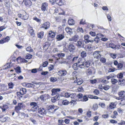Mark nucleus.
I'll return each mask as SVG.
<instances>
[{"label": "nucleus", "instance_id": "nucleus-23", "mask_svg": "<svg viewBox=\"0 0 125 125\" xmlns=\"http://www.w3.org/2000/svg\"><path fill=\"white\" fill-rule=\"evenodd\" d=\"M14 69L17 73H19L21 72V67L19 66L15 68Z\"/></svg>", "mask_w": 125, "mask_h": 125}, {"label": "nucleus", "instance_id": "nucleus-54", "mask_svg": "<svg viewBox=\"0 0 125 125\" xmlns=\"http://www.w3.org/2000/svg\"><path fill=\"white\" fill-rule=\"evenodd\" d=\"M87 73H88L89 75L92 74L91 70L90 68L88 69L86 71Z\"/></svg>", "mask_w": 125, "mask_h": 125}, {"label": "nucleus", "instance_id": "nucleus-30", "mask_svg": "<svg viewBox=\"0 0 125 125\" xmlns=\"http://www.w3.org/2000/svg\"><path fill=\"white\" fill-rule=\"evenodd\" d=\"M14 85L13 83L12 82H10L8 84L9 88L10 89H13Z\"/></svg>", "mask_w": 125, "mask_h": 125}, {"label": "nucleus", "instance_id": "nucleus-51", "mask_svg": "<svg viewBox=\"0 0 125 125\" xmlns=\"http://www.w3.org/2000/svg\"><path fill=\"white\" fill-rule=\"evenodd\" d=\"M32 57V55L30 54H29L26 56L25 58L26 59H31Z\"/></svg>", "mask_w": 125, "mask_h": 125}, {"label": "nucleus", "instance_id": "nucleus-57", "mask_svg": "<svg viewBox=\"0 0 125 125\" xmlns=\"http://www.w3.org/2000/svg\"><path fill=\"white\" fill-rule=\"evenodd\" d=\"M77 31L78 32H83V30L82 28H78L77 29Z\"/></svg>", "mask_w": 125, "mask_h": 125}, {"label": "nucleus", "instance_id": "nucleus-41", "mask_svg": "<svg viewBox=\"0 0 125 125\" xmlns=\"http://www.w3.org/2000/svg\"><path fill=\"white\" fill-rule=\"evenodd\" d=\"M26 50L30 52H32L33 51V49L30 46L26 48Z\"/></svg>", "mask_w": 125, "mask_h": 125}, {"label": "nucleus", "instance_id": "nucleus-64", "mask_svg": "<svg viewBox=\"0 0 125 125\" xmlns=\"http://www.w3.org/2000/svg\"><path fill=\"white\" fill-rule=\"evenodd\" d=\"M4 40L6 41V42H8L9 40H10V38L9 36H7L6 38H4Z\"/></svg>", "mask_w": 125, "mask_h": 125}, {"label": "nucleus", "instance_id": "nucleus-33", "mask_svg": "<svg viewBox=\"0 0 125 125\" xmlns=\"http://www.w3.org/2000/svg\"><path fill=\"white\" fill-rule=\"evenodd\" d=\"M118 81L117 80L114 79H112L111 80V82L112 83L114 84H115L117 83Z\"/></svg>", "mask_w": 125, "mask_h": 125}, {"label": "nucleus", "instance_id": "nucleus-49", "mask_svg": "<svg viewBox=\"0 0 125 125\" xmlns=\"http://www.w3.org/2000/svg\"><path fill=\"white\" fill-rule=\"evenodd\" d=\"M94 93L96 95H98L99 94V91L97 89H95L94 91Z\"/></svg>", "mask_w": 125, "mask_h": 125}, {"label": "nucleus", "instance_id": "nucleus-7", "mask_svg": "<svg viewBox=\"0 0 125 125\" xmlns=\"http://www.w3.org/2000/svg\"><path fill=\"white\" fill-rule=\"evenodd\" d=\"M100 51H96L94 52L93 55L95 58L98 59L100 58L101 57V55L100 53Z\"/></svg>", "mask_w": 125, "mask_h": 125}, {"label": "nucleus", "instance_id": "nucleus-61", "mask_svg": "<svg viewBox=\"0 0 125 125\" xmlns=\"http://www.w3.org/2000/svg\"><path fill=\"white\" fill-rule=\"evenodd\" d=\"M18 105L19 106V107H20V108L21 109L22 108H23V104L22 103H19L18 104Z\"/></svg>", "mask_w": 125, "mask_h": 125}, {"label": "nucleus", "instance_id": "nucleus-52", "mask_svg": "<svg viewBox=\"0 0 125 125\" xmlns=\"http://www.w3.org/2000/svg\"><path fill=\"white\" fill-rule=\"evenodd\" d=\"M52 113L51 112H50V111H49L48 110L47 111H46V114H45L44 115H45L46 116H50L51 114Z\"/></svg>", "mask_w": 125, "mask_h": 125}, {"label": "nucleus", "instance_id": "nucleus-48", "mask_svg": "<svg viewBox=\"0 0 125 125\" xmlns=\"http://www.w3.org/2000/svg\"><path fill=\"white\" fill-rule=\"evenodd\" d=\"M85 20H83V19H81L80 22V24L83 25L85 24L86 22H85Z\"/></svg>", "mask_w": 125, "mask_h": 125}, {"label": "nucleus", "instance_id": "nucleus-6", "mask_svg": "<svg viewBox=\"0 0 125 125\" xmlns=\"http://www.w3.org/2000/svg\"><path fill=\"white\" fill-rule=\"evenodd\" d=\"M67 47L68 50L71 53H73L74 52L75 47L73 44H69Z\"/></svg>", "mask_w": 125, "mask_h": 125}, {"label": "nucleus", "instance_id": "nucleus-44", "mask_svg": "<svg viewBox=\"0 0 125 125\" xmlns=\"http://www.w3.org/2000/svg\"><path fill=\"white\" fill-rule=\"evenodd\" d=\"M109 47H111L113 49H115V45L114 44L112 43H110L109 44Z\"/></svg>", "mask_w": 125, "mask_h": 125}, {"label": "nucleus", "instance_id": "nucleus-36", "mask_svg": "<svg viewBox=\"0 0 125 125\" xmlns=\"http://www.w3.org/2000/svg\"><path fill=\"white\" fill-rule=\"evenodd\" d=\"M103 88L104 90H107L110 88V87L109 85H104Z\"/></svg>", "mask_w": 125, "mask_h": 125}, {"label": "nucleus", "instance_id": "nucleus-53", "mask_svg": "<svg viewBox=\"0 0 125 125\" xmlns=\"http://www.w3.org/2000/svg\"><path fill=\"white\" fill-rule=\"evenodd\" d=\"M115 68H110L108 71V72L110 73L111 72H113L115 71Z\"/></svg>", "mask_w": 125, "mask_h": 125}, {"label": "nucleus", "instance_id": "nucleus-22", "mask_svg": "<svg viewBox=\"0 0 125 125\" xmlns=\"http://www.w3.org/2000/svg\"><path fill=\"white\" fill-rule=\"evenodd\" d=\"M29 32L31 35L33 37L34 35V31L32 28H31L29 29Z\"/></svg>", "mask_w": 125, "mask_h": 125}, {"label": "nucleus", "instance_id": "nucleus-10", "mask_svg": "<svg viewBox=\"0 0 125 125\" xmlns=\"http://www.w3.org/2000/svg\"><path fill=\"white\" fill-rule=\"evenodd\" d=\"M53 2H55L58 5L61 6L64 4V2L63 0H53Z\"/></svg>", "mask_w": 125, "mask_h": 125}, {"label": "nucleus", "instance_id": "nucleus-29", "mask_svg": "<svg viewBox=\"0 0 125 125\" xmlns=\"http://www.w3.org/2000/svg\"><path fill=\"white\" fill-rule=\"evenodd\" d=\"M100 40V39L99 38V37L98 36H97L95 38H94V41L96 43H100L101 42Z\"/></svg>", "mask_w": 125, "mask_h": 125}, {"label": "nucleus", "instance_id": "nucleus-26", "mask_svg": "<svg viewBox=\"0 0 125 125\" xmlns=\"http://www.w3.org/2000/svg\"><path fill=\"white\" fill-rule=\"evenodd\" d=\"M69 103V101L66 100H64L62 101V104L64 105H67Z\"/></svg>", "mask_w": 125, "mask_h": 125}, {"label": "nucleus", "instance_id": "nucleus-25", "mask_svg": "<svg viewBox=\"0 0 125 125\" xmlns=\"http://www.w3.org/2000/svg\"><path fill=\"white\" fill-rule=\"evenodd\" d=\"M44 35V32L42 31L38 33V36L39 38L42 39V38Z\"/></svg>", "mask_w": 125, "mask_h": 125}, {"label": "nucleus", "instance_id": "nucleus-15", "mask_svg": "<svg viewBox=\"0 0 125 125\" xmlns=\"http://www.w3.org/2000/svg\"><path fill=\"white\" fill-rule=\"evenodd\" d=\"M118 84L121 86H123L125 85V79H119Z\"/></svg>", "mask_w": 125, "mask_h": 125}, {"label": "nucleus", "instance_id": "nucleus-60", "mask_svg": "<svg viewBox=\"0 0 125 125\" xmlns=\"http://www.w3.org/2000/svg\"><path fill=\"white\" fill-rule=\"evenodd\" d=\"M107 18L108 20L110 21H111L112 20L111 18L110 15L109 14H107Z\"/></svg>", "mask_w": 125, "mask_h": 125}, {"label": "nucleus", "instance_id": "nucleus-27", "mask_svg": "<svg viewBox=\"0 0 125 125\" xmlns=\"http://www.w3.org/2000/svg\"><path fill=\"white\" fill-rule=\"evenodd\" d=\"M77 96L75 93H72L70 94V97L72 99H75L76 97Z\"/></svg>", "mask_w": 125, "mask_h": 125}, {"label": "nucleus", "instance_id": "nucleus-17", "mask_svg": "<svg viewBox=\"0 0 125 125\" xmlns=\"http://www.w3.org/2000/svg\"><path fill=\"white\" fill-rule=\"evenodd\" d=\"M66 32L69 34L71 35L73 33V32L72 29L69 27H67L65 28Z\"/></svg>", "mask_w": 125, "mask_h": 125}, {"label": "nucleus", "instance_id": "nucleus-34", "mask_svg": "<svg viewBox=\"0 0 125 125\" xmlns=\"http://www.w3.org/2000/svg\"><path fill=\"white\" fill-rule=\"evenodd\" d=\"M65 55V54L64 53H60L58 54L57 56L60 58H62L64 57Z\"/></svg>", "mask_w": 125, "mask_h": 125}, {"label": "nucleus", "instance_id": "nucleus-40", "mask_svg": "<svg viewBox=\"0 0 125 125\" xmlns=\"http://www.w3.org/2000/svg\"><path fill=\"white\" fill-rule=\"evenodd\" d=\"M49 44H45L43 46V48L44 49H45V50H47L49 47Z\"/></svg>", "mask_w": 125, "mask_h": 125}, {"label": "nucleus", "instance_id": "nucleus-11", "mask_svg": "<svg viewBox=\"0 0 125 125\" xmlns=\"http://www.w3.org/2000/svg\"><path fill=\"white\" fill-rule=\"evenodd\" d=\"M118 94L121 99H122L125 97V92L122 91L119 92L118 93Z\"/></svg>", "mask_w": 125, "mask_h": 125}, {"label": "nucleus", "instance_id": "nucleus-58", "mask_svg": "<svg viewBox=\"0 0 125 125\" xmlns=\"http://www.w3.org/2000/svg\"><path fill=\"white\" fill-rule=\"evenodd\" d=\"M97 82V80L96 79L91 80L90 81V83L92 84H94L96 83Z\"/></svg>", "mask_w": 125, "mask_h": 125}, {"label": "nucleus", "instance_id": "nucleus-59", "mask_svg": "<svg viewBox=\"0 0 125 125\" xmlns=\"http://www.w3.org/2000/svg\"><path fill=\"white\" fill-rule=\"evenodd\" d=\"M70 94L68 93H66L64 94L65 96L67 98L70 97Z\"/></svg>", "mask_w": 125, "mask_h": 125}, {"label": "nucleus", "instance_id": "nucleus-38", "mask_svg": "<svg viewBox=\"0 0 125 125\" xmlns=\"http://www.w3.org/2000/svg\"><path fill=\"white\" fill-rule=\"evenodd\" d=\"M76 82L77 83V84L79 85H81L83 83L82 79L81 80L79 79H77Z\"/></svg>", "mask_w": 125, "mask_h": 125}, {"label": "nucleus", "instance_id": "nucleus-2", "mask_svg": "<svg viewBox=\"0 0 125 125\" xmlns=\"http://www.w3.org/2000/svg\"><path fill=\"white\" fill-rule=\"evenodd\" d=\"M30 105L32 106L31 110L33 112H36L39 108V106L35 102H31L30 104Z\"/></svg>", "mask_w": 125, "mask_h": 125}, {"label": "nucleus", "instance_id": "nucleus-21", "mask_svg": "<svg viewBox=\"0 0 125 125\" xmlns=\"http://www.w3.org/2000/svg\"><path fill=\"white\" fill-rule=\"evenodd\" d=\"M88 99L87 96L86 95H83L82 98L79 101L83 102H86L88 100Z\"/></svg>", "mask_w": 125, "mask_h": 125}, {"label": "nucleus", "instance_id": "nucleus-55", "mask_svg": "<svg viewBox=\"0 0 125 125\" xmlns=\"http://www.w3.org/2000/svg\"><path fill=\"white\" fill-rule=\"evenodd\" d=\"M89 38V36L87 35H85L84 36V38L85 40L86 41H87V40H88Z\"/></svg>", "mask_w": 125, "mask_h": 125}, {"label": "nucleus", "instance_id": "nucleus-5", "mask_svg": "<svg viewBox=\"0 0 125 125\" xmlns=\"http://www.w3.org/2000/svg\"><path fill=\"white\" fill-rule=\"evenodd\" d=\"M50 23L49 22H45L43 24H41V28H43L45 30H47L50 28Z\"/></svg>", "mask_w": 125, "mask_h": 125}, {"label": "nucleus", "instance_id": "nucleus-45", "mask_svg": "<svg viewBox=\"0 0 125 125\" xmlns=\"http://www.w3.org/2000/svg\"><path fill=\"white\" fill-rule=\"evenodd\" d=\"M121 99L120 104L122 105H125V99Z\"/></svg>", "mask_w": 125, "mask_h": 125}, {"label": "nucleus", "instance_id": "nucleus-13", "mask_svg": "<svg viewBox=\"0 0 125 125\" xmlns=\"http://www.w3.org/2000/svg\"><path fill=\"white\" fill-rule=\"evenodd\" d=\"M64 37V36L63 34H59L57 35L56 38L57 41H60L63 39Z\"/></svg>", "mask_w": 125, "mask_h": 125}, {"label": "nucleus", "instance_id": "nucleus-24", "mask_svg": "<svg viewBox=\"0 0 125 125\" xmlns=\"http://www.w3.org/2000/svg\"><path fill=\"white\" fill-rule=\"evenodd\" d=\"M81 55L82 58V59H84V58L86 56V53L84 51H82L81 53Z\"/></svg>", "mask_w": 125, "mask_h": 125}, {"label": "nucleus", "instance_id": "nucleus-19", "mask_svg": "<svg viewBox=\"0 0 125 125\" xmlns=\"http://www.w3.org/2000/svg\"><path fill=\"white\" fill-rule=\"evenodd\" d=\"M68 24L70 25H73L75 23L74 21L72 19H69L68 21Z\"/></svg>", "mask_w": 125, "mask_h": 125}, {"label": "nucleus", "instance_id": "nucleus-37", "mask_svg": "<svg viewBox=\"0 0 125 125\" xmlns=\"http://www.w3.org/2000/svg\"><path fill=\"white\" fill-rule=\"evenodd\" d=\"M33 19L35 21H36L38 23H41V19H39L36 17H34L33 18Z\"/></svg>", "mask_w": 125, "mask_h": 125}, {"label": "nucleus", "instance_id": "nucleus-18", "mask_svg": "<svg viewBox=\"0 0 125 125\" xmlns=\"http://www.w3.org/2000/svg\"><path fill=\"white\" fill-rule=\"evenodd\" d=\"M25 4L27 6H31L32 4L31 0H25Z\"/></svg>", "mask_w": 125, "mask_h": 125}, {"label": "nucleus", "instance_id": "nucleus-56", "mask_svg": "<svg viewBox=\"0 0 125 125\" xmlns=\"http://www.w3.org/2000/svg\"><path fill=\"white\" fill-rule=\"evenodd\" d=\"M48 63V62L47 61H45L43 63H42V67H46Z\"/></svg>", "mask_w": 125, "mask_h": 125}, {"label": "nucleus", "instance_id": "nucleus-8", "mask_svg": "<svg viewBox=\"0 0 125 125\" xmlns=\"http://www.w3.org/2000/svg\"><path fill=\"white\" fill-rule=\"evenodd\" d=\"M48 4L46 2H44L42 5L41 9L42 11H44L47 10V9Z\"/></svg>", "mask_w": 125, "mask_h": 125}, {"label": "nucleus", "instance_id": "nucleus-28", "mask_svg": "<svg viewBox=\"0 0 125 125\" xmlns=\"http://www.w3.org/2000/svg\"><path fill=\"white\" fill-rule=\"evenodd\" d=\"M78 62L74 64L73 65L72 67L73 69L75 70H76L78 69V67L77 66Z\"/></svg>", "mask_w": 125, "mask_h": 125}, {"label": "nucleus", "instance_id": "nucleus-1", "mask_svg": "<svg viewBox=\"0 0 125 125\" xmlns=\"http://www.w3.org/2000/svg\"><path fill=\"white\" fill-rule=\"evenodd\" d=\"M78 67L81 69L88 67L90 64V62L85 61L84 59L79 58L78 61Z\"/></svg>", "mask_w": 125, "mask_h": 125}, {"label": "nucleus", "instance_id": "nucleus-50", "mask_svg": "<svg viewBox=\"0 0 125 125\" xmlns=\"http://www.w3.org/2000/svg\"><path fill=\"white\" fill-rule=\"evenodd\" d=\"M100 61L102 63H105L106 62V59L104 58H100Z\"/></svg>", "mask_w": 125, "mask_h": 125}, {"label": "nucleus", "instance_id": "nucleus-12", "mask_svg": "<svg viewBox=\"0 0 125 125\" xmlns=\"http://www.w3.org/2000/svg\"><path fill=\"white\" fill-rule=\"evenodd\" d=\"M38 112L39 113L42 115H44L46 114V109L43 108H38Z\"/></svg>", "mask_w": 125, "mask_h": 125}, {"label": "nucleus", "instance_id": "nucleus-14", "mask_svg": "<svg viewBox=\"0 0 125 125\" xmlns=\"http://www.w3.org/2000/svg\"><path fill=\"white\" fill-rule=\"evenodd\" d=\"M67 72L65 70H61L58 72L59 75L62 76H65L67 74Z\"/></svg>", "mask_w": 125, "mask_h": 125}, {"label": "nucleus", "instance_id": "nucleus-35", "mask_svg": "<svg viewBox=\"0 0 125 125\" xmlns=\"http://www.w3.org/2000/svg\"><path fill=\"white\" fill-rule=\"evenodd\" d=\"M117 77L119 79H122V78L123 77V73H121L118 74L117 75Z\"/></svg>", "mask_w": 125, "mask_h": 125}, {"label": "nucleus", "instance_id": "nucleus-31", "mask_svg": "<svg viewBox=\"0 0 125 125\" xmlns=\"http://www.w3.org/2000/svg\"><path fill=\"white\" fill-rule=\"evenodd\" d=\"M20 92H21L22 94V95L25 94L27 92V90L25 88H21L20 90Z\"/></svg>", "mask_w": 125, "mask_h": 125}, {"label": "nucleus", "instance_id": "nucleus-3", "mask_svg": "<svg viewBox=\"0 0 125 125\" xmlns=\"http://www.w3.org/2000/svg\"><path fill=\"white\" fill-rule=\"evenodd\" d=\"M56 33L52 31H50L49 33L48 34L47 36V39L48 40L50 41L51 40L52 38L54 37L56 35L55 33Z\"/></svg>", "mask_w": 125, "mask_h": 125}, {"label": "nucleus", "instance_id": "nucleus-46", "mask_svg": "<svg viewBox=\"0 0 125 125\" xmlns=\"http://www.w3.org/2000/svg\"><path fill=\"white\" fill-rule=\"evenodd\" d=\"M21 109V108L17 105L15 107V111H16L17 113H18L19 111Z\"/></svg>", "mask_w": 125, "mask_h": 125}, {"label": "nucleus", "instance_id": "nucleus-43", "mask_svg": "<svg viewBox=\"0 0 125 125\" xmlns=\"http://www.w3.org/2000/svg\"><path fill=\"white\" fill-rule=\"evenodd\" d=\"M79 36L77 35H75L73 37V41H74L75 42H76L79 39Z\"/></svg>", "mask_w": 125, "mask_h": 125}, {"label": "nucleus", "instance_id": "nucleus-62", "mask_svg": "<svg viewBox=\"0 0 125 125\" xmlns=\"http://www.w3.org/2000/svg\"><path fill=\"white\" fill-rule=\"evenodd\" d=\"M50 66L48 68V69L49 71H51L52 70L53 68V65H50Z\"/></svg>", "mask_w": 125, "mask_h": 125}, {"label": "nucleus", "instance_id": "nucleus-47", "mask_svg": "<svg viewBox=\"0 0 125 125\" xmlns=\"http://www.w3.org/2000/svg\"><path fill=\"white\" fill-rule=\"evenodd\" d=\"M117 65V67L119 69H121L123 67V64L121 63H119Z\"/></svg>", "mask_w": 125, "mask_h": 125}, {"label": "nucleus", "instance_id": "nucleus-39", "mask_svg": "<svg viewBox=\"0 0 125 125\" xmlns=\"http://www.w3.org/2000/svg\"><path fill=\"white\" fill-rule=\"evenodd\" d=\"M50 81L51 82H54L57 81V79L56 78L53 77H51L50 79Z\"/></svg>", "mask_w": 125, "mask_h": 125}, {"label": "nucleus", "instance_id": "nucleus-9", "mask_svg": "<svg viewBox=\"0 0 125 125\" xmlns=\"http://www.w3.org/2000/svg\"><path fill=\"white\" fill-rule=\"evenodd\" d=\"M60 90V89L59 88H53L51 90L52 95H53L57 94H58V93Z\"/></svg>", "mask_w": 125, "mask_h": 125}, {"label": "nucleus", "instance_id": "nucleus-63", "mask_svg": "<svg viewBox=\"0 0 125 125\" xmlns=\"http://www.w3.org/2000/svg\"><path fill=\"white\" fill-rule=\"evenodd\" d=\"M78 89L79 91L83 92V88L82 86H80L78 88Z\"/></svg>", "mask_w": 125, "mask_h": 125}, {"label": "nucleus", "instance_id": "nucleus-16", "mask_svg": "<svg viewBox=\"0 0 125 125\" xmlns=\"http://www.w3.org/2000/svg\"><path fill=\"white\" fill-rule=\"evenodd\" d=\"M48 94L41 95L40 97V98L42 100L44 101L48 98Z\"/></svg>", "mask_w": 125, "mask_h": 125}, {"label": "nucleus", "instance_id": "nucleus-32", "mask_svg": "<svg viewBox=\"0 0 125 125\" xmlns=\"http://www.w3.org/2000/svg\"><path fill=\"white\" fill-rule=\"evenodd\" d=\"M21 60L22 62H23L26 63L28 62V61L25 59H22L21 57H19L18 58H17V60Z\"/></svg>", "mask_w": 125, "mask_h": 125}, {"label": "nucleus", "instance_id": "nucleus-4", "mask_svg": "<svg viewBox=\"0 0 125 125\" xmlns=\"http://www.w3.org/2000/svg\"><path fill=\"white\" fill-rule=\"evenodd\" d=\"M56 106L54 105H50L48 107V109L50 112L53 113L58 109V108H56Z\"/></svg>", "mask_w": 125, "mask_h": 125}, {"label": "nucleus", "instance_id": "nucleus-42", "mask_svg": "<svg viewBox=\"0 0 125 125\" xmlns=\"http://www.w3.org/2000/svg\"><path fill=\"white\" fill-rule=\"evenodd\" d=\"M83 94L81 93H79L77 94V95H76L77 97V98L79 99H82L83 97Z\"/></svg>", "mask_w": 125, "mask_h": 125}, {"label": "nucleus", "instance_id": "nucleus-20", "mask_svg": "<svg viewBox=\"0 0 125 125\" xmlns=\"http://www.w3.org/2000/svg\"><path fill=\"white\" fill-rule=\"evenodd\" d=\"M79 48H83V45H82V42L81 41H77V43L75 44Z\"/></svg>", "mask_w": 125, "mask_h": 125}]
</instances>
